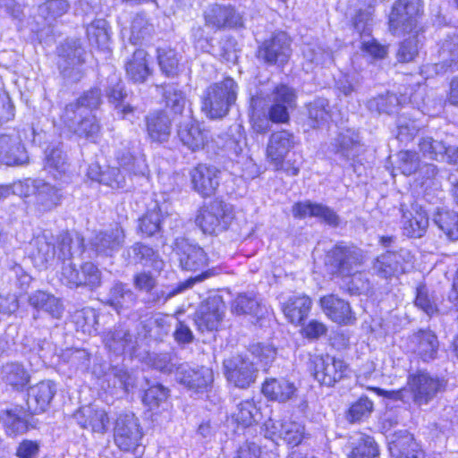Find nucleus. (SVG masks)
Listing matches in <instances>:
<instances>
[{"mask_svg": "<svg viewBox=\"0 0 458 458\" xmlns=\"http://www.w3.org/2000/svg\"><path fill=\"white\" fill-rule=\"evenodd\" d=\"M401 105L400 98L397 95L390 92L379 94L371 98L367 101V108L371 113L392 114L397 112Z\"/></svg>", "mask_w": 458, "mask_h": 458, "instance_id": "obj_43", "label": "nucleus"}, {"mask_svg": "<svg viewBox=\"0 0 458 458\" xmlns=\"http://www.w3.org/2000/svg\"><path fill=\"white\" fill-rule=\"evenodd\" d=\"M407 386L414 403L421 406L428 404L438 393L443 392L446 383L426 371H417L409 375Z\"/></svg>", "mask_w": 458, "mask_h": 458, "instance_id": "obj_8", "label": "nucleus"}, {"mask_svg": "<svg viewBox=\"0 0 458 458\" xmlns=\"http://www.w3.org/2000/svg\"><path fill=\"white\" fill-rule=\"evenodd\" d=\"M89 40L97 47H105L109 41L107 22L103 19L95 20L87 28Z\"/></svg>", "mask_w": 458, "mask_h": 458, "instance_id": "obj_61", "label": "nucleus"}, {"mask_svg": "<svg viewBox=\"0 0 458 458\" xmlns=\"http://www.w3.org/2000/svg\"><path fill=\"white\" fill-rule=\"evenodd\" d=\"M149 363L151 367L162 373L172 374L175 372L178 375L179 367L183 362L174 353L164 352L155 353L149 357Z\"/></svg>", "mask_w": 458, "mask_h": 458, "instance_id": "obj_51", "label": "nucleus"}, {"mask_svg": "<svg viewBox=\"0 0 458 458\" xmlns=\"http://www.w3.org/2000/svg\"><path fill=\"white\" fill-rule=\"evenodd\" d=\"M311 306V299L305 294L290 296L281 305L285 318L294 325H300L308 317Z\"/></svg>", "mask_w": 458, "mask_h": 458, "instance_id": "obj_33", "label": "nucleus"}, {"mask_svg": "<svg viewBox=\"0 0 458 458\" xmlns=\"http://www.w3.org/2000/svg\"><path fill=\"white\" fill-rule=\"evenodd\" d=\"M409 348L424 361H429L437 358L439 341L434 331L420 329L410 336Z\"/></svg>", "mask_w": 458, "mask_h": 458, "instance_id": "obj_26", "label": "nucleus"}, {"mask_svg": "<svg viewBox=\"0 0 458 458\" xmlns=\"http://www.w3.org/2000/svg\"><path fill=\"white\" fill-rule=\"evenodd\" d=\"M101 90L98 88H92L85 91L83 95L75 102L69 105H76L78 106V115L82 117L84 114L90 113L89 110L98 108L102 103Z\"/></svg>", "mask_w": 458, "mask_h": 458, "instance_id": "obj_58", "label": "nucleus"}, {"mask_svg": "<svg viewBox=\"0 0 458 458\" xmlns=\"http://www.w3.org/2000/svg\"><path fill=\"white\" fill-rule=\"evenodd\" d=\"M420 40L419 36H413L403 41L396 51V59L399 63L412 62L419 54V45Z\"/></svg>", "mask_w": 458, "mask_h": 458, "instance_id": "obj_64", "label": "nucleus"}, {"mask_svg": "<svg viewBox=\"0 0 458 458\" xmlns=\"http://www.w3.org/2000/svg\"><path fill=\"white\" fill-rule=\"evenodd\" d=\"M204 17L208 25L216 29L243 27L242 16L230 4H211L206 9Z\"/></svg>", "mask_w": 458, "mask_h": 458, "instance_id": "obj_22", "label": "nucleus"}, {"mask_svg": "<svg viewBox=\"0 0 458 458\" xmlns=\"http://www.w3.org/2000/svg\"><path fill=\"white\" fill-rule=\"evenodd\" d=\"M292 40L284 31L274 32L258 47L257 56L269 65H284L291 56Z\"/></svg>", "mask_w": 458, "mask_h": 458, "instance_id": "obj_11", "label": "nucleus"}, {"mask_svg": "<svg viewBox=\"0 0 458 458\" xmlns=\"http://www.w3.org/2000/svg\"><path fill=\"white\" fill-rule=\"evenodd\" d=\"M165 218L162 216L160 208L156 204L139 219V228L147 236H152L161 228V223Z\"/></svg>", "mask_w": 458, "mask_h": 458, "instance_id": "obj_54", "label": "nucleus"}, {"mask_svg": "<svg viewBox=\"0 0 458 458\" xmlns=\"http://www.w3.org/2000/svg\"><path fill=\"white\" fill-rule=\"evenodd\" d=\"M178 137L183 145L196 151L205 146L208 134L195 121L189 120L180 124Z\"/></svg>", "mask_w": 458, "mask_h": 458, "instance_id": "obj_38", "label": "nucleus"}, {"mask_svg": "<svg viewBox=\"0 0 458 458\" xmlns=\"http://www.w3.org/2000/svg\"><path fill=\"white\" fill-rule=\"evenodd\" d=\"M420 150L425 157L445 161V145L431 137H423L419 142Z\"/></svg>", "mask_w": 458, "mask_h": 458, "instance_id": "obj_62", "label": "nucleus"}, {"mask_svg": "<svg viewBox=\"0 0 458 458\" xmlns=\"http://www.w3.org/2000/svg\"><path fill=\"white\" fill-rule=\"evenodd\" d=\"M127 76L134 82L142 83L150 75L148 54L144 49H137L125 63Z\"/></svg>", "mask_w": 458, "mask_h": 458, "instance_id": "obj_40", "label": "nucleus"}, {"mask_svg": "<svg viewBox=\"0 0 458 458\" xmlns=\"http://www.w3.org/2000/svg\"><path fill=\"white\" fill-rule=\"evenodd\" d=\"M30 414L28 413V409H14L6 411L1 417L5 428L6 433L9 436H16L22 434L28 430V420L27 417Z\"/></svg>", "mask_w": 458, "mask_h": 458, "instance_id": "obj_44", "label": "nucleus"}, {"mask_svg": "<svg viewBox=\"0 0 458 458\" xmlns=\"http://www.w3.org/2000/svg\"><path fill=\"white\" fill-rule=\"evenodd\" d=\"M303 56L308 63L307 69H312L315 66H324L333 62L331 51L325 49L320 46H308L303 50Z\"/></svg>", "mask_w": 458, "mask_h": 458, "instance_id": "obj_57", "label": "nucleus"}, {"mask_svg": "<svg viewBox=\"0 0 458 458\" xmlns=\"http://www.w3.org/2000/svg\"><path fill=\"white\" fill-rule=\"evenodd\" d=\"M66 47H63V62L59 63V67L64 79L76 82L83 77L81 64L84 62L82 57L84 50L76 41L67 44Z\"/></svg>", "mask_w": 458, "mask_h": 458, "instance_id": "obj_27", "label": "nucleus"}, {"mask_svg": "<svg viewBox=\"0 0 458 458\" xmlns=\"http://www.w3.org/2000/svg\"><path fill=\"white\" fill-rule=\"evenodd\" d=\"M411 261L412 256L406 249L387 250L373 260L371 270L373 275L382 279H389L405 273Z\"/></svg>", "mask_w": 458, "mask_h": 458, "instance_id": "obj_10", "label": "nucleus"}, {"mask_svg": "<svg viewBox=\"0 0 458 458\" xmlns=\"http://www.w3.org/2000/svg\"><path fill=\"white\" fill-rule=\"evenodd\" d=\"M412 211H403V233L411 238H420L427 231L428 218L427 213L418 206H412Z\"/></svg>", "mask_w": 458, "mask_h": 458, "instance_id": "obj_34", "label": "nucleus"}, {"mask_svg": "<svg viewBox=\"0 0 458 458\" xmlns=\"http://www.w3.org/2000/svg\"><path fill=\"white\" fill-rule=\"evenodd\" d=\"M389 451L394 458H424L422 450L406 430L395 432L389 442Z\"/></svg>", "mask_w": 458, "mask_h": 458, "instance_id": "obj_30", "label": "nucleus"}, {"mask_svg": "<svg viewBox=\"0 0 458 458\" xmlns=\"http://www.w3.org/2000/svg\"><path fill=\"white\" fill-rule=\"evenodd\" d=\"M232 219L231 207L216 199L199 209L195 223L204 233L214 234L226 230Z\"/></svg>", "mask_w": 458, "mask_h": 458, "instance_id": "obj_5", "label": "nucleus"}, {"mask_svg": "<svg viewBox=\"0 0 458 458\" xmlns=\"http://www.w3.org/2000/svg\"><path fill=\"white\" fill-rule=\"evenodd\" d=\"M13 193L28 198V203L39 213H46L55 208L60 205L63 197L59 188L41 179H28L24 182H15Z\"/></svg>", "mask_w": 458, "mask_h": 458, "instance_id": "obj_4", "label": "nucleus"}, {"mask_svg": "<svg viewBox=\"0 0 458 458\" xmlns=\"http://www.w3.org/2000/svg\"><path fill=\"white\" fill-rule=\"evenodd\" d=\"M55 393V384L51 380H43L30 386L26 403L28 413L38 414L46 411Z\"/></svg>", "mask_w": 458, "mask_h": 458, "instance_id": "obj_24", "label": "nucleus"}, {"mask_svg": "<svg viewBox=\"0 0 458 458\" xmlns=\"http://www.w3.org/2000/svg\"><path fill=\"white\" fill-rule=\"evenodd\" d=\"M57 259L63 260V265L72 262L71 259L75 254L83 252V238L79 235L72 239L69 233L63 232L57 237Z\"/></svg>", "mask_w": 458, "mask_h": 458, "instance_id": "obj_42", "label": "nucleus"}, {"mask_svg": "<svg viewBox=\"0 0 458 458\" xmlns=\"http://www.w3.org/2000/svg\"><path fill=\"white\" fill-rule=\"evenodd\" d=\"M226 379L234 386L248 388L256 381L259 369L247 356L233 355L223 362Z\"/></svg>", "mask_w": 458, "mask_h": 458, "instance_id": "obj_12", "label": "nucleus"}, {"mask_svg": "<svg viewBox=\"0 0 458 458\" xmlns=\"http://www.w3.org/2000/svg\"><path fill=\"white\" fill-rule=\"evenodd\" d=\"M220 170L216 166L199 164L191 172L194 190L203 197L215 193L219 185Z\"/></svg>", "mask_w": 458, "mask_h": 458, "instance_id": "obj_25", "label": "nucleus"}, {"mask_svg": "<svg viewBox=\"0 0 458 458\" xmlns=\"http://www.w3.org/2000/svg\"><path fill=\"white\" fill-rule=\"evenodd\" d=\"M414 303L429 317L438 312L437 300L434 294L429 293L424 284H420L417 287V295Z\"/></svg>", "mask_w": 458, "mask_h": 458, "instance_id": "obj_63", "label": "nucleus"}, {"mask_svg": "<svg viewBox=\"0 0 458 458\" xmlns=\"http://www.w3.org/2000/svg\"><path fill=\"white\" fill-rule=\"evenodd\" d=\"M305 437V428L301 423L285 420L279 431V437L288 445L296 446L300 445Z\"/></svg>", "mask_w": 458, "mask_h": 458, "instance_id": "obj_60", "label": "nucleus"}, {"mask_svg": "<svg viewBox=\"0 0 458 458\" xmlns=\"http://www.w3.org/2000/svg\"><path fill=\"white\" fill-rule=\"evenodd\" d=\"M440 57L442 58L443 64L441 69L444 66L454 70L458 67V35L448 36L444 40L439 50Z\"/></svg>", "mask_w": 458, "mask_h": 458, "instance_id": "obj_53", "label": "nucleus"}, {"mask_svg": "<svg viewBox=\"0 0 458 458\" xmlns=\"http://www.w3.org/2000/svg\"><path fill=\"white\" fill-rule=\"evenodd\" d=\"M233 418L238 424L243 427H250L260 419L259 409L257 407L254 400H244L239 403L236 410L233 413Z\"/></svg>", "mask_w": 458, "mask_h": 458, "instance_id": "obj_46", "label": "nucleus"}, {"mask_svg": "<svg viewBox=\"0 0 458 458\" xmlns=\"http://www.w3.org/2000/svg\"><path fill=\"white\" fill-rule=\"evenodd\" d=\"M62 145H51L45 150V170L55 178L60 179L70 168L67 155Z\"/></svg>", "mask_w": 458, "mask_h": 458, "instance_id": "obj_37", "label": "nucleus"}, {"mask_svg": "<svg viewBox=\"0 0 458 458\" xmlns=\"http://www.w3.org/2000/svg\"><path fill=\"white\" fill-rule=\"evenodd\" d=\"M310 369L318 382L332 386L344 377L347 365L344 360L329 355L315 356L310 361Z\"/></svg>", "mask_w": 458, "mask_h": 458, "instance_id": "obj_16", "label": "nucleus"}, {"mask_svg": "<svg viewBox=\"0 0 458 458\" xmlns=\"http://www.w3.org/2000/svg\"><path fill=\"white\" fill-rule=\"evenodd\" d=\"M238 84L230 77L210 84L202 96L201 110L210 119L225 117L235 104Z\"/></svg>", "mask_w": 458, "mask_h": 458, "instance_id": "obj_2", "label": "nucleus"}, {"mask_svg": "<svg viewBox=\"0 0 458 458\" xmlns=\"http://www.w3.org/2000/svg\"><path fill=\"white\" fill-rule=\"evenodd\" d=\"M157 60L160 69L167 77L178 74L180 57L174 49L165 47L157 49Z\"/></svg>", "mask_w": 458, "mask_h": 458, "instance_id": "obj_55", "label": "nucleus"}, {"mask_svg": "<svg viewBox=\"0 0 458 458\" xmlns=\"http://www.w3.org/2000/svg\"><path fill=\"white\" fill-rule=\"evenodd\" d=\"M139 420L132 413L120 414L114 427V440L122 451L133 452L142 438Z\"/></svg>", "mask_w": 458, "mask_h": 458, "instance_id": "obj_14", "label": "nucleus"}, {"mask_svg": "<svg viewBox=\"0 0 458 458\" xmlns=\"http://www.w3.org/2000/svg\"><path fill=\"white\" fill-rule=\"evenodd\" d=\"M348 458H378L380 452L375 439L364 433L354 432L345 445Z\"/></svg>", "mask_w": 458, "mask_h": 458, "instance_id": "obj_29", "label": "nucleus"}, {"mask_svg": "<svg viewBox=\"0 0 458 458\" xmlns=\"http://www.w3.org/2000/svg\"><path fill=\"white\" fill-rule=\"evenodd\" d=\"M331 146L336 155L349 161L360 155L362 145L360 133L354 129L346 128L338 132Z\"/></svg>", "mask_w": 458, "mask_h": 458, "instance_id": "obj_28", "label": "nucleus"}, {"mask_svg": "<svg viewBox=\"0 0 458 458\" xmlns=\"http://www.w3.org/2000/svg\"><path fill=\"white\" fill-rule=\"evenodd\" d=\"M271 106L268 115L272 123H284L289 120V109L295 106L296 95L287 85L281 84L274 89L269 96Z\"/></svg>", "mask_w": 458, "mask_h": 458, "instance_id": "obj_18", "label": "nucleus"}, {"mask_svg": "<svg viewBox=\"0 0 458 458\" xmlns=\"http://www.w3.org/2000/svg\"><path fill=\"white\" fill-rule=\"evenodd\" d=\"M29 163V156L16 134L0 135V164L8 166L22 165Z\"/></svg>", "mask_w": 458, "mask_h": 458, "instance_id": "obj_21", "label": "nucleus"}, {"mask_svg": "<svg viewBox=\"0 0 458 458\" xmlns=\"http://www.w3.org/2000/svg\"><path fill=\"white\" fill-rule=\"evenodd\" d=\"M31 306L38 310H43L52 318L59 319L64 313V306L60 299L51 293L37 291L29 298Z\"/></svg>", "mask_w": 458, "mask_h": 458, "instance_id": "obj_41", "label": "nucleus"}, {"mask_svg": "<svg viewBox=\"0 0 458 458\" xmlns=\"http://www.w3.org/2000/svg\"><path fill=\"white\" fill-rule=\"evenodd\" d=\"M365 260L363 250L353 244L339 242L327 251L324 265L331 276L344 279L359 269Z\"/></svg>", "mask_w": 458, "mask_h": 458, "instance_id": "obj_3", "label": "nucleus"}, {"mask_svg": "<svg viewBox=\"0 0 458 458\" xmlns=\"http://www.w3.org/2000/svg\"><path fill=\"white\" fill-rule=\"evenodd\" d=\"M261 310L259 302L247 293L239 294L232 302L231 310L236 315L258 316Z\"/></svg>", "mask_w": 458, "mask_h": 458, "instance_id": "obj_56", "label": "nucleus"}, {"mask_svg": "<svg viewBox=\"0 0 458 458\" xmlns=\"http://www.w3.org/2000/svg\"><path fill=\"white\" fill-rule=\"evenodd\" d=\"M294 136L288 131L282 130L273 132L267 145V157L276 171H284L287 175L295 176L299 167L285 162V157L293 148Z\"/></svg>", "mask_w": 458, "mask_h": 458, "instance_id": "obj_7", "label": "nucleus"}, {"mask_svg": "<svg viewBox=\"0 0 458 458\" xmlns=\"http://www.w3.org/2000/svg\"><path fill=\"white\" fill-rule=\"evenodd\" d=\"M226 305L220 295L203 301L194 314V322L200 332L217 331L222 325Z\"/></svg>", "mask_w": 458, "mask_h": 458, "instance_id": "obj_13", "label": "nucleus"}, {"mask_svg": "<svg viewBox=\"0 0 458 458\" xmlns=\"http://www.w3.org/2000/svg\"><path fill=\"white\" fill-rule=\"evenodd\" d=\"M422 12L421 0H397L389 14V30L395 36L412 32Z\"/></svg>", "mask_w": 458, "mask_h": 458, "instance_id": "obj_6", "label": "nucleus"}, {"mask_svg": "<svg viewBox=\"0 0 458 458\" xmlns=\"http://www.w3.org/2000/svg\"><path fill=\"white\" fill-rule=\"evenodd\" d=\"M329 117V104L327 99L318 98L308 106V124L311 128L324 125Z\"/></svg>", "mask_w": 458, "mask_h": 458, "instance_id": "obj_49", "label": "nucleus"}, {"mask_svg": "<svg viewBox=\"0 0 458 458\" xmlns=\"http://www.w3.org/2000/svg\"><path fill=\"white\" fill-rule=\"evenodd\" d=\"M125 232L120 224L96 232L90 238V248L98 255L111 257L124 244Z\"/></svg>", "mask_w": 458, "mask_h": 458, "instance_id": "obj_17", "label": "nucleus"}, {"mask_svg": "<svg viewBox=\"0 0 458 458\" xmlns=\"http://www.w3.org/2000/svg\"><path fill=\"white\" fill-rule=\"evenodd\" d=\"M434 223L453 241L458 240V214L450 210H437Z\"/></svg>", "mask_w": 458, "mask_h": 458, "instance_id": "obj_47", "label": "nucleus"}, {"mask_svg": "<svg viewBox=\"0 0 458 458\" xmlns=\"http://www.w3.org/2000/svg\"><path fill=\"white\" fill-rule=\"evenodd\" d=\"M61 120L71 131L79 137L93 140L100 131L97 117L91 113L84 114L82 117H80L76 105H66L61 114Z\"/></svg>", "mask_w": 458, "mask_h": 458, "instance_id": "obj_15", "label": "nucleus"}, {"mask_svg": "<svg viewBox=\"0 0 458 458\" xmlns=\"http://www.w3.org/2000/svg\"><path fill=\"white\" fill-rule=\"evenodd\" d=\"M154 26L143 13H137L131 25L130 41L133 45L148 40L154 34Z\"/></svg>", "mask_w": 458, "mask_h": 458, "instance_id": "obj_45", "label": "nucleus"}, {"mask_svg": "<svg viewBox=\"0 0 458 458\" xmlns=\"http://www.w3.org/2000/svg\"><path fill=\"white\" fill-rule=\"evenodd\" d=\"M148 134L153 141L165 142L171 134V121L163 111L148 114L146 118Z\"/></svg>", "mask_w": 458, "mask_h": 458, "instance_id": "obj_39", "label": "nucleus"}, {"mask_svg": "<svg viewBox=\"0 0 458 458\" xmlns=\"http://www.w3.org/2000/svg\"><path fill=\"white\" fill-rule=\"evenodd\" d=\"M396 138L401 142H409L413 140L420 131L418 121L411 118L408 113H402L396 120Z\"/></svg>", "mask_w": 458, "mask_h": 458, "instance_id": "obj_52", "label": "nucleus"}, {"mask_svg": "<svg viewBox=\"0 0 458 458\" xmlns=\"http://www.w3.org/2000/svg\"><path fill=\"white\" fill-rule=\"evenodd\" d=\"M123 256L128 263L140 264L152 268V271L141 270L132 276L133 287L146 294L144 302L148 307L163 306L177 294L213 275L212 271L208 269L176 284H163L158 287L157 276L154 273H161L165 267V261L157 250L141 242H136L127 248Z\"/></svg>", "mask_w": 458, "mask_h": 458, "instance_id": "obj_1", "label": "nucleus"}, {"mask_svg": "<svg viewBox=\"0 0 458 458\" xmlns=\"http://www.w3.org/2000/svg\"><path fill=\"white\" fill-rule=\"evenodd\" d=\"M174 251L177 255L181 267L185 270L197 271L208 265V259L204 250L185 238H177Z\"/></svg>", "mask_w": 458, "mask_h": 458, "instance_id": "obj_19", "label": "nucleus"}, {"mask_svg": "<svg viewBox=\"0 0 458 458\" xmlns=\"http://www.w3.org/2000/svg\"><path fill=\"white\" fill-rule=\"evenodd\" d=\"M320 306L324 313L335 323L349 324L355 319L349 302L335 294L322 297Z\"/></svg>", "mask_w": 458, "mask_h": 458, "instance_id": "obj_31", "label": "nucleus"}, {"mask_svg": "<svg viewBox=\"0 0 458 458\" xmlns=\"http://www.w3.org/2000/svg\"><path fill=\"white\" fill-rule=\"evenodd\" d=\"M104 343L110 352L119 355L134 351L136 339L128 327L118 325L106 334Z\"/></svg>", "mask_w": 458, "mask_h": 458, "instance_id": "obj_32", "label": "nucleus"}, {"mask_svg": "<svg viewBox=\"0 0 458 458\" xmlns=\"http://www.w3.org/2000/svg\"><path fill=\"white\" fill-rule=\"evenodd\" d=\"M176 380L190 390L203 391L213 383V370L204 366L192 368L183 362L179 367Z\"/></svg>", "mask_w": 458, "mask_h": 458, "instance_id": "obj_20", "label": "nucleus"}, {"mask_svg": "<svg viewBox=\"0 0 458 458\" xmlns=\"http://www.w3.org/2000/svg\"><path fill=\"white\" fill-rule=\"evenodd\" d=\"M110 86L106 89V97L109 102L115 104L116 108L121 107V112L125 115L133 112V107L130 105L122 106L123 98L126 94L123 92V83L115 77L109 78Z\"/></svg>", "mask_w": 458, "mask_h": 458, "instance_id": "obj_59", "label": "nucleus"}, {"mask_svg": "<svg viewBox=\"0 0 458 458\" xmlns=\"http://www.w3.org/2000/svg\"><path fill=\"white\" fill-rule=\"evenodd\" d=\"M31 244L35 249L32 255L40 266H46L55 259V248L46 234L37 236Z\"/></svg>", "mask_w": 458, "mask_h": 458, "instance_id": "obj_48", "label": "nucleus"}, {"mask_svg": "<svg viewBox=\"0 0 458 458\" xmlns=\"http://www.w3.org/2000/svg\"><path fill=\"white\" fill-rule=\"evenodd\" d=\"M262 393L270 400L285 403L296 396L297 387L284 377L270 378L264 382Z\"/></svg>", "mask_w": 458, "mask_h": 458, "instance_id": "obj_35", "label": "nucleus"}, {"mask_svg": "<svg viewBox=\"0 0 458 458\" xmlns=\"http://www.w3.org/2000/svg\"><path fill=\"white\" fill-rule=\"evenodd\" d=\"M3 379L16 389L23 388L30 380V375L20 363H7L3 368Z\"/></svg>", "mask_w": 458, "mask_h": 458, "instance_id": "obj_50", "label": "nucleus"}, {"mask_svg": "<svg viewBox=\"0 0 458 458\" xmlns=\"http://www.w3.org/2000/svg\"><path fill=\"white\" fill-rule=\"evenodd\" d=\"M137 302L136 293L123 282H115L106 296V304L113 307L117 313L131 308Z\"/></svg>", "mask_w": 458, "mask_h": 458, "instance_id": "obj_36", "label": "nucleus"}, {"mask_svg": "<svg viewBox=\"0 0 458 458\" xmlns=\"http://www.w3.org/2000/svg\"><path fill=\"white\" fill-rule=\"evenodd\" d=\"M73 418L82 428L100 435L106 433L110 426L106 411L91 405L81 407L74 412Z\"/></svg>", "mask_w": 458, "mask_h": 458, "instance_id": "obj_23", "label": "nucleus"}, {"mask_svg": "<svg viewBox=\"0 0 458 458\" xmlns=\"http://www.w3.org/2000/svg\"><path fill=\"white\" fill-rule=\"evenodd\" d=\"M61 281L70 288L88 287L91 290L101 284V271L92 262H85L78 268L72 262L62 266Z\"/></svg>", "mask_w": 458, "mask_h": 458, "instance_id": "obj_9", "label": "nucleus"}]
</instances>
